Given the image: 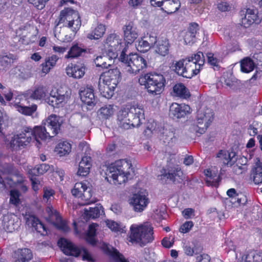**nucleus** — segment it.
I'll list each match as a JSON object with an SVG mask.
<instances>
[{
	"label": "nucleus",
	"mask_w": 262,
	"mask_h": 262,
	"mask_svg": "<svg viewBox=\"0 0 262 262\" xmlns=\"http://www.w3.org/2000/svg\"><path fill=\"white\" fill-rule=\"evenodd\" d=\"M205 62L204 54L198 52L193 56L182 59L174 63V71L179 76L184 78H191L199 73L201 66Z\"/></svg>",
	"instance_id": "obj_1"
},
{
	"label": "nucleus",
	"mask_w": 262,
	"mask_h": 262,
	"mask_svg": "<svg viewBox=\"0 0 262 262\" xmlns=\"http://www.w3.org/2000/svg\"><path fill=\"white\" fill-rule=\"evenodd\" d=\"M61 24H63V26L71 28L75 33L77 32L81 25L78 12L69 8L62 10L60 13L59 21L54 30V36L58 39L64 42L70 41L72 40L71 36L64 35L63 32H58L57 26Z\"/></svg>",
	"instance_id": "obj_2"
},
{
	"label": "nucleus",
	"mask_w": 262,
	"mask_h": 262,
	"mask_svg": "<svg viewBox=\"0 0 262 262\" xmlns=\"http://www.w3.org/2000/svg\"><path fill=\"white\" fill-rule=\"evenodd\" d=\"M132 166L130 161L119 160L112 163L107 168L106 174L112 179L115 185L121 184L127 180L130 175L128 169Z\"/></svg>",
	"instance_id": "obj_3"
},
{
	"label": "nucleus",
	"mask_w": 262,
	"mask_h": 262,
	"mask_svg": "<svg viewBox=\"0 0 262 262\" xmlns=\"http://www.w3.org/2000/svg\"><path fill=\"white\" fill-rule=\"evenodd\" d=\"M126 49L121 51L119 60L124 64L126 71L130 74H137L147 68L145 58L138 54H126Z\"/></svg>",
	"instance_id": "obj_4"
},
{
	"label": "nucleus",
	"mask_w": 262,
	"mask_h": 262,
	"mask_svg": "<svg viewBox=\"0 0 262 262\" xmlns=\"http://www.w3.org/2000/svg\"><path fill=\"white\" fill-rule=\"evenodd\" d=\"M130 241L144 246L151 243L154 239L153 228L149 223L146 222L140 225H133L130 226Z\"/></svg>",
	"instance_id": "obj_5"
},
{
	"label": "nucleus",
	"mask_w": 262,
	"mask_h": 262,
	"mask_svg": "<svg viewBox=\"0 0 262 262\" xmlns=\"http://www.w3.org/2000/svg\"><path fill=\"white\" fill-rule=\"evenodd\" d=\"M138 81L140 85H145L149 93L155 96L163 91L165 79L161 74L147 73L141 75Z\"/></svg>",
	"instance_id": "obj_6"
},
{
	"label": "nucleus",
	"mask_w": 262,
	"mask_h": 262,
	"mask_svg": "<svg viewBox=\"0 0 262 262\" xmlns=\"http://www.w3.org/2000/svg\"><path fill=\"white\" fill-rule=\"evenodd\" d=\"M58 245L66 255L77 257L81 254L83 260L89 261H94L91 254L86 249L79 248L65 238H60L58 241Z\"/></svg>",
	"instance_id": "obj_7"
},
{
	"label": "nucleus",
	"mask_w": 262,
	"mask_h": 262,
	"mask_svg": "<svg viewBox=\"0 0 262 262\" xmlns=\"http://www.w3.org/2000/svg\"><path fill=\"white\" fill-rule=\"evenodd\" d=\"M213 116V112L210 108H201L197 112L196 124L193 126V130L200 134L204 133L212 122Z\"/></svg>",
	"instance_id": "obj_8"
},
{
	"label": "nucleus",
	"mask_w": 262,
	"mask_h": 262,
	"mask_svg": "<svg viewBox=\"0 0 262 262\" xmlns=\"http://www.w3.org/2000/svg\"><path fill=\"white\" fill-rule=\"evenodd\" d=\"M32 128L24 127L21 133L15 135L11 140L10 145L13 150H18L20 147L28 145L33 139Z\"/></svg>",
	"instance_id": "obj_9"
},
{
	"label": "nucleus",
	"mask_w": 262,
	"mask_h": 262,
	"mask_svg": "<svg viewBox=\"0 0 262 262\" xmlns=\"http://www.w3.org/2000/svg\"><path fill=\"white\" fill-rule=\"evenodd\" d=\"M78 148L81 150L85 151V155L81 158L79 163L77 175L82 177L86 176L90 172L92 166V159L90 156V150L89 145L86 142H81Z\"/></svg>",
	"instance_id": "obj_10"
},
{
	"label": "nucleus",
	"mask_w": 262,
	"mask_h": 262,
	"mask_svg": "<svg viewBox=\"0 0 262 262\" xmlns=\"http://www.w3.org/2000/svg\"><path fill=\"white\" fill-rule=\"evenodd\" d=\"M61 118L55 115H51L43 122L45 133L49 138L55 137L59 133L61 125Z\"/></svg>",
	"instance_id": "obj_11"
},
{
	"label": "nucleus",
	"mask_w": 262,
	"mask_h": 262,
	"mask_svg": "<svg viewBox=\"0 0 262 262\" xmlns=\"http://www.w3.org/2000/svg\"><path fill=\"white\" fill-rule=\"evenodd\" d=\"M144 116V111L141 106H132L130 108H123L118 114V124L121 128L127 127V124L123 123V120L127 117L133 118L135 115Z\"/></svg>",
	"instance_id": "obj_12"
},
{
	"label": "nucleus",
	"mask_w": 262,
	"mask_h": 262,
	"mask_svg": "<svg viewBox=\"0 0 262 262\" xmlns=\"http://www.w3.org/2000/svg\"><path fill=\"white\" fill-rule=\"evenodd\" d=\"M71 192L75 196L80 198L82 200L87 201L88 204L93 202V200H91L92 196V189L88 187L85 183H76L74 188L72 189Z\"/></svg>",
	"instance_id": "obj_13"
},
{
	"label": "nucleus",
	"mask_w": 262,
	"mask_h": 262,
	"mask_svg": "<svg viewBox=\"0 0 262 262\" xmlns=\"http://www.w3.org/2000/svg\"><path fill=\"white\" fill-rule=\"evenodd\" d=\"M2 224L5 231L12 233L19 227L20 221L17 215L8 213L4 215Z\"/></svg>",
	"instance_id": "obj_14"
},
{
	"label": "nucleus",
	"mask_w": 262,
	"mask_h": 262,
	"mask_svg": "<svg viewBox=\"0 0 262 262\" xmlns=\"http://www.w3.org/2000/svg\"><path fill=\"white\" fill-rule=\"evenodd\" d=\"M47 212L49 214V221L58 229L64 232L69 230V228L67 226L66 221L62 219L58 212L50 208L47 209Z\"/></svg>",
	"instance_id": "obj_15"
},
{
	"label": "nucleus",
	"mask_w": 262,
	"mask_h": 262,
	"mask_svg": "<svg viewBox=\"0 0 262 262\" xmlns=\"http://www.w3.org/2000/svg\"><path fill=\"white\" fill-rule=\"evenodd\" d=\"M149 200L145 192L140 191L133 195L130 204L134 207V209L137 212L142 211L147 206Z\"/></svg>",
	"instance_id": "obj_16"
},
{
	"label": "nucleus",
	"mask_w": 262,
	"mask_h": 262,
	"mask_svg": "<svg viewBox=\"0 0 262 262\" xmlns=\"http://www.w3.org/2000/svg\"><path fill=\"white\" fill-rule=\"evenodd\" d=\"M241 25L245 28L249 27L252 24L258 20L257 11L250 8L240 11Z\"/></svg>",
	"instance_id": "obj_17"
},
{
	"label": "nucleus",
	"mask_w": 262,
	"mask_h": 262,
	"mask_svg": "<svg viewBox=\"0 0 262 262\" xmlns=\"http://www.w3.org/2000/svg\"><path fill=\"white\" fill-rule=\"evenodd\" d=\"M47 92V90L43 85H37L27 91L23 95L26 100L28 99L40 100L46 96Z\"/></svg>",
	"instance_id": "obj_18"
},
{
	"label": "nucleus",
	"mask_w": 262,
	"mask_h": 262,
	"mask_svg": "<svg viewBox=\"0 0 262 262\" xmlns=\"http://www.w3.org/2000/svg\"><path fill=\"white\" fill-rule=\"evenodd\" d=\"M190 111L191 108L188 105L174 103L170 106L169 115L177 118H181L190 114Z\"/></svg>",
	"instance_id": "obj_19"
},
{
	"label": "nucleus",
	"mask_w": 262,
	"mask_h": 262,
	"mask_svg": "<svg viewBox=\"0 0 262 262\" xmlns=\"http://www.w3.org/2000/svg\"><path fill=\"white\" fill-rule=\"evenodd\" d=\"M123 30L124 39L128 44H132L138 36L137 29L132 21L124 25Z\"/></svg>",
	"instance_id": "obj_20"
},
{
	"label": "nucleus",
	"mask_w": 262,
	"mask_h": 262,
	"mask_svg": "<svg viewBox=\"0 0 262 262\" xmlns=\"http://www.w3.org/2000/svg\"><path fill=\"white\" fill-rule=\"evenodd\" d=\"M66 96L60 94L57 91H51L50 96L45 99V101L53 107H59L64 102Z\"/></svg>",
	"instance_id": "obj_21"
},
{
	"label": "nucleus",
	"mask_w": 262,
	"mask_h": 262,
	"mask_svg": "<svg viewBox=\"0 0 262 262\" xmlns=\"http://www.w3.org/2000/svg\"><path fill=\"white\" fill-rule=\"evenodd\" d=\"M199 25L195 23H191L186 31L183 33V38L186 45H192L196 41V34Z\"/></svg>",
	"instance_id": "obj_22"
},
{
	"label": "nucleus",
	"mask_w": 262,
	"mask_h": 262,
	"mask_svg": "<svg viewBox=\"0 0 262 262\" xmlns=\"http://www.w3.org/2000/svg\"><path fill=\"white\" fill-rule=\"evenodd\" d=\"M103 82L112 84L111 87L115 89L120 80V72L117 68L110 69L104 73Z\"/></svg>",
	"instance_id": "obj_23"
},
{
	"label": "nucleus",
	"mask_w": 262,
	"mask_h": 262,
	"mask_svg": "<svg viewBox=\"0 0 262 262\" xmlns=\"http://www.w3.org/2000/svg\"><path fill=\"white\" fill-rule=\"evenodd\" d=\"M85 66L83 65H77L71 64L66 69L67 74L75 79L82 78L85 74Z\"/></svg>",
	"instance_id": "obj_24"
},
{
	"label": "nucleus",
	"mask_w": 262,
	"mask_h": 262,
	"mask_svg": "<svg viewBox=\"0 0 262 262\" xmlns=\"http://www.w3.org/2000/svg\"><path fill=\"white\" fill-rule=\"evenodd\" d=\"M235 156L236 154L234 152H229L221 150L217 154L216 158L218 159V161L222 162L223 165L232 166L236 160Z\"/></svg>",
	"instance_id": "obj_25"
},
{
	"label": "nucleus",
	"mask_w": 262,
	"mask_h": 262,
	"mask_svg": "<svg viewBox=\"0 0 262 262\" xmlns=\"http://www.w3.org/2000/svg\"><path fill=\"white\" fill-rule=\"evenodd\" d=\"M81 100L83 102L91 105L95 103V97L94 93V89L92 86H87L79 93Z\"/></svg>",
	"instance_id": "obj_26"
},
{
	"label": "nucleus",
	"mask_w": 262,
	"mask_h": 262,
	"mask_svg": "<svg viewBox=\"0 0 262 262\" xmlns=\"http://www.w3.org/2000/svg\"><path fill=\"white\" fill-rule=\"evenodd\" d=\"M101 249L106 254L114 257L117 261L119 262H129L125 259L124 256L120 253L116 249L106 244H103Z\"/></svg>",
	"instance_id": "obj_27"
},
{
	"label": "nucleus",
	"mask_w": 262,
	"mask_h": 262,
	"mask_svg": "<svg viewBox=\"0 0 262 262\" xmlns=\"http://www.w3.org/2000/svg\"><path fill=\"white\" fill-rule=\"evenodd\" d=\"M180 6L179 0H165L161 10L168 14H171L177 11Z\"/></svg>",
	"instance_id": "obj_28"
},
{
	"label": "nucleus",
	"mask_w": 262,
	"mask_h": 262,
	"mask_svg": "<svg viewBox=\"0 0 262 262\" xmlns=\"http://www.w3.org/2000/svg\"><path fill=\"white\" fill-rule=\"evenodd\" d=\"M163 170L164 172H162V173L160 176L161 179H169L173 182L175 181L176 177H180L182 174V171L178 166L173 167L167 170L163 169Z\"/></svg>",
	"instance_id": "obj_29"
},
{
	"label": "nucleus",
	"mask_w": 262,
	"mask_h": 262,
	"mask_svg": "<svg viewBox=\"0 0 262 262\" xmlns=\"http://www.w3.org/2000/svg\"><path fill=\"white\" fill-rule=\"evenodd\" d=\"M105 43L107 47L115 48L117 50H122L123 47V43L119 35L115 33L111 34L106 39Z\"/></svg>",
	"instance_id": "obj_30"
},
{
	"label": "nucleus",
	"mask_w": 262,
	"mask_h": 262,
	"mask_svg": "<svg viewBox=\"0 0 262 262\" xmlns=\"http://www.w3.org/2000/svg\"><path fill=\"white\" fill-rule=\"evenodd\" d=\"M86 52V50L81 45L75 43L70 48L68 53L65 55L66 59H74L82 56L83 53Z\"/></svg>",
	"instance_id": "obj_31"
},
{
	"label": "nucleus",
	"mask_w": 262,
	"mask_h": 262,
	"mask_svg": "<svg viewBox=\"0 0 262 262\" xmlns=\"http://www.w3.org/2000/svg\"><path fill=\"white\" fill-rule=\"evenodd\" d=\"M115 112V109L113 105H106L101 107L97 112L100 119L106 120L112 117Z\"/></svg>",
	"instance_id": "obj_32"
},
{
	"label": "nucleus",
	"mask_w": 262,
	"mask_h": 262,
	"mask_svg": "<svg viewBox=\"0 0 262 262\" xmlns=\"http://www.w3.org/2000/svg\"><path fill=\"white\" fill-rule=\"evenodd\" d=\"M155 51L157 53L162 56H165L168 53L169 43L166 38L160 39L156 45Z\"/></svg>",
	"instance_id": "obj_33"
},
{
	"label": "nucleus",
	"mask_w": 262,
	"mask_h": 262,
	"mask_svg": "<svg viewBox=\"0 0 262 262\" xmlns=\"http://www.w3.org/2000/svg\"><path fill=\"white\" fill-rule=\"evenodd\" d=\"M14 106L17 110L18 112L24 114L25 115H31L34 113L37 107V105L32 104L31 106H27L25 105V103L22 102H19L18 103H15Z\"/></svg>",
	"instance_id": "obj_34"
},
{
	"label": "nucleus",
	"mask_w": 262,
	"mask_h": 262,
	"mask_svg": "<svg viewBox=\"0 0 262 262\" xmlns=\"http://www.w3.org/2000/svg\"><path fill=\"white\" fill-rule=\"evenodd\" d=\"M252 178L255 184H259L262 183V163L258 160L254 167L252 169Z\"/></svg>",
	"instance_id": "obj_35"
},
{
	"label": "nucleus",
	"mask_w": 262,
	"mask_h": 262,
	"mask_svg": "<svg viewBox=\"0 0 262 262\" xmlns=\"http://www.w3.org/2000/svg\"><path fill=\"white\" fill-rule=\"evenodd\" d=\"M173 92L175 95L183 99H187L190 96L188 89L182 83H178L173 87Z\"/></svg>",
	"instance_id": "obj_36"
},
{
	"label": "nucleus",
	"mask_w": 262,
	"mask_h": 262,
	"mask_svg": "<svg viewBox=\"0 0 262 262\" xmlns=\"http://www.w3.org/2000/svg\"><path fill=\"white\" fill-rule=\"evenodd\" d=\"M45 128L42 124L40 126H36L32 128L33 139H35L37 142H38L39 139L42 140L50 139L48 134L45 133Z\"/></svg>",
	"instance_id": "obj_37"
},
{
	"label": "nucleus",
	"mask_w": 262,
	"mask_h": 262,
	"mask_svg": "<svg viewBox=\"0 0 262 262\" xmlns=\"http://www.w3.org/2000/svg\"><path fill=\"white\" fill-rule=\"evenodd\" d=\"M18 262H26L31 260L33 257L31 251L28 248L18 249L15 252Z\"/></svg>",
	"instance_id": "obj_38"
},
{
	"label": "nucleus",
	"mask_w": 262,
	"mask_h": 262,
	"mask_svg": "<svg viewBox=\"0 0 262 262\" xmlns=\"http://www.w3.org/2000/svg\"><path fill=\"white\" fill-rule=\"evenodd\" d=\"M112 84H110L108 82H105V83H104V82H103V83L101 84L100 81L99 82L98 88L103 97L109 98L113 96L114 89H113L112 90Z\"/></svg>",
	"instance_id": "obj_39"
},
{
	"label": "nucleus",
	"mask_w": 262,
	"mask_h": 262,
	"mask_svg": "<svg viewBox=\"0 0 262 262\" xmlns=\"http://www.w3.org/2000/svg\"><path fill=\"white\" fill-rule=\"evenodd\" d=\"M98 224L95 223L90 225L86 234L85 239L86 242L92 245H95L96 243L95 236L96 231V228Z\"/></svg>",
	"instance_id": "obj_40"
},
{
	"label": "nucleus",
	"mask_w": 262,
	"mask_h": 262,
	"mask_svg": "<svg viewBox=\"0 0 262 262\" xmlns=\"http://www.w3.org/2000/svg\"><path fill=\"white\" fill-rule=\"evenodd\" d=\"M50 166L47 164H41L36 165L33 168L29 170V174L32 176H37L43 174L50 169Z\"/></svg>",
	"instance_id": "obj_41"
},
{
	"label": "nucleus",
	"mask_w": 262,
	"mask_h": 262,
	"mask_svg": "<svg viewBox=\"0 0 262 262\" xmlns=\"http://www.w3.org/2000/svg\"><path fill=\"white\" fill-rule=\"evenodd\" d=\"M144 118L143 116H139V115H135L133 118L127 117L123 120V122L127 124V127L123 128L125 129H128L132 127H138L141 124V120Z\"/></svg>",
	"instance_id": "obj_42"
},
{
	"label": "nucleus",
	"mask_w": 262,
	"mask_h": 262,
	"mask_svg": "<svg viewBox=\"0 0 262 262\" xmlns=\"http://www.w3.org/2000/svg\"><path fill=\"white\" fill-rule=\"evenodd\" d=\"M103 212V207L101 206L90 207L89 209H84V214L89 219L97 218L100 216L101 213Z\"/></svg>",
	"instance_id": "obj_43"
},
{
	"label": "nucleus",
	"mask_w": 262,
	"mask_h": 262,
	"mask_svg": "<svg viewBox=\"0 0 262 262\" xmlns=\"http://www.w3.org/2000/svg\"><path fill=\"white\" fill-rule=\"evenodd\" d=\"M71 144L67 141H63L58 144L55 148V151L60 156H63L69 154L71 151Z\"/></svg>",
	"instance_id": "obj_44"
},
{
	"label": "nucleus",
	"mask_w": 262,
	"mask_h": 262,
	"mask_svg": "<svg viewBox=\"0 0 262 262\" xmlns=\"http://www.w3.org/2000/svg\"><path fill=\"white\" fill-rule=\"evenodd\" d=\"M162 140L165 143L172 145L177 140V137L173 131L165 129L162 133Z\"/></svg>",
	"instance_id": "obj_45"
},
{
	"label": "nucleus",
	"mask_w": 262,
	"mask_h": 262,
	"mask_svg": "<svg viewBox=\"0 0 262 262\" xmlns=\"http://www.w3.org/2000/svg\"><path fill=\"white\" fill-rule=\"evenodd\" d=\"M94 62L97 67H101L105 69L111 66L112 62L108 59V56H106L104 53L102 55L97 56L94 59Z\"/></svg>",
	"instance_id": "obj_46"
},
{
	"label": "nucleus",
	"mask_w": 262,
	"mask_h": 262,
	"mask_svg": "<svg viewBox=\"0 0 262 262\" xmlns=\"http://www.w3.org/2000/svg\"><path fill=\"white\" fill-rule=\"evenodd\" d=\"M255 66L253 61L249 57H246L241 61V70L243 72L249 73L253 70Z\"/></svg>",
	"instance_id": "obj_47"
},
{
	"label": "nucleus",
	"mask_w": 262,
	"mask_h": 262,
	"mask_svg": "<svg viewBox=\"0 0 262 262\" xmlns=\"http://www.w3.org/2000/svg\"><path fill=\"white\" fill-rule=\"evenodd\" d=\"M105 31V26L102 24L98 25L92 33L88 34V38L91 39H98L103 35Z\"/></svg>",
	"instance_id": "obj_48"
},
{
	"label": "nucleus",
	"mask_w": 262,
	"mask_h": 262,
	"mask_svg": "<svg viewBox=\"0 0 262 262\" xmlns=\"http://www.w3.org/2000/svg\"><path fill=\"white\" fill-rule=\"evenodd\" d=\"M121 50H117L115 48H111L109 47H106L104 52V55L106 56H108V59L112 62V60L116 59L118 55V51H120Z\"/></svg>",
	"instance_id": "obj_49"
},
{
	"label": "nucleus",
	"mask_w": 262,
	"mask_h": 262,
	"mask_svg": "<svg viewBox=\"0 0 262 262\" xmlns=\"http://www.w3.org/2000/svg\"><path fill=\"white\" fill-rule=\"evenodd\" d=\"M15 59V57L12 54H9L0 58V63L2 66L6 67L11 65Z\"/></svg>",
	"instance_id": "obj_50"
},
{
	"label": "nucleus",
	"mask_w": 262,
	"mask_h": 262,
	"mask_svg": "<svg viewBox=\"0 0 262 262\" xmlns=\"http://www.w3.org/2000/svg\"><path fill=\"white\" fill-rule=\"evenodd\" d=\"M24 219L26 221V224L33 228L34 226H36V224L39 221L34 215L27 213L24 215Z\"/></svg>",
	"instance_id": "obj_51"
},
{
	"label": "nucleus",
	"mask_w": 262,
	"mask_h": 262,
	"mask_svg": "<svg viewBox=\"0 0 262 262\" xmlns=\"http://www.w3.org/2000/svg\"><path fill=\"white\" fill-rule=\"evenodd\" d=\"M151 47L149 45L147 41H146L144 38H141L138 42L137 45V50L141 52H145L148 51Z\"/></svg>",
	"instance_id": "obj_52"
},
{
	"label": "nucleus",
	"mask_w": 262,
	"mask_h": 262,
	"mask_svg": "<svg viewBox=\"0 0 262 262\" xmlns=\"http://www.w3.org/2000/svg\"><path fill=\"white\" fill-rule=\"evenodd\" d=\"M19 192L17 190H12L10 191V203L14 205H17L20 203Z\"/></svg>",
	"instance_id": "obj_53"
},
{
	"label": "nucleus",
	"mask_w": 262,
	"mask_h": 262,
	"mask_svg": "<svg viewBox=\"0 0 262 262\" xmlns=\"http://www.w3.org/2000/svg\"><path fill=\"white\" fill-rule=\"evenodd\" d=\"M49 1V0H28V2L33 5L36 9L42 10L45 7L47 2Z\"/></svg>",
	"instance_id": "obj_54"
},
{
	"label": "nucleus",
	"mask_w": 262,
	"mask_h": 262,
	"mask_svg": "<svg viewBox=\"0 0 262 262\" xmlns=\"http://www.w3.org/2000/svg\"><path fill=\"white\" fill-rule=\"evenodd\" d=\"M227 194L230 198H235V199L238 204H244V202H242V200L243 199L244 201L245 199V196L243 195V198H239L235 189H229L227 191Z\"/></svg>",
	"instance_id": "obj_55"
},
{
	"label": "nucleus",
	"mask_w": 262,
	"mask_h": 262,
	"mask_svg": "<svg viewBox=\"0 0 262 262\" xmlns=\"http://www.w3.org/2000/svg\"><path fill=\"white\" fill-rule=\"evenodd\" d=\"M252 257L253 261L260 262L262 261V251L251 252L247 255V258Z\"/></svg>",
	"instance_id": "obj_56"
},
{
	"label": "nucleus",
	"mask_w": 262,
	"mask_h": 262,
	"mask_svg": "<svg viewBox=\"0 0 262 262\" xmlns=\"http://www.w3.org/2000/svg\"><path fill=\"white\" fill-rule=\"evenodd\" d=\"M33 228L42 235L47 233L46 227L39 220L37 223L36 226H34Z\"/></svg>",
	"instance_id": "obj_57"
},
{
	"label": "nucleus",
	"mask_w": 262,
	"mask_h": 262,
	"mask_svg": "<svg viewBox=\"0 0 262 262\" xmlns=\"http://www.w3.org/2000/svg\"><path fill=\"white\" fill-rule=\"evenodd\" d=\"M54 194V191L53 189L47 187L43 188V199L45 201L48 202L51 196H53Z\"/></svg>",
	"instance_id": "obj_58"
},
{
	"label": "nucleus",
	"mask_w": 262,
	"mask_h": 262,
	"mask_svg": "<svg viewBox=\"0 0 262 262\" xmlns=\"http://www.w3.org/2000/svg\"><path fill=\"white\" fill-rule=\"evenodd\" d=\"M193 226V224L192 221H187L181 226L180 231L182 233L188 232Z\"/></svg>",
	"instance_id": "obj_59"
},
{
	"label": "nucleus",
	"mask_w": 262,
	"mask_h": 262,
	"mask_svg": "<svg viewBox=\"0 0 262 262\" xmlns=\"http://www.w3.org/2000/svg\"><path fill=\"white\" fill-rule=\"evenodd\" d=\"M59 57L56 55H52L51 56L46 58L45 62L53 68L55 66Z\"/></svg>",
	"instance_id": "obj_60"
},
{
	"label": "nucleus",
	"mask_w": 262,
	"mask_h": 262,
	"mask_svg": "<svg viewBox=\"0 0 262 262\" xmlns=\"http://www.w3.org/2000/svg\"><path fill=\"white\" fill-rule=\"evenodd\" d=\"M107 226L112 231H119L120 230V225L116 222L113 221H107L106 222Z\"/></svg>",
	"instance_id": "obj_61"
},
{
	"label": "nucleus",
	"mask_w": 262,
	"mask_h": 262,
	"mask_svg": "<svg viewBox=\"0 0 262 262\" xmlns=\"http://www.w3.org/2000/svg\"><path fill=\"white\" fill-rule=\"evenodd\" d=\"M144 38L146 41H147L149 43V45L151 47L152 46H156L157 42H158V40L157 39V36L154 35L153 34H150L149 35L144 37Z\"/></svg>",
	"instance_id": "obj_62"
},
{
	"label": "nucleus",
	"mask_w": 262,
	"mask_h": 262,
	"mask_svg": "<svg viewBox=\"0 0 262 262\" xmlns=\"http://www.w3.org/2000/svg\"><path fill=\"white\" fill-rule=\"evenodd\" d=\"M208 62L211 65L214 66H217L219 63V59L214 57V55L212 53H208L207 54Z\"/></svg>",
	"instance_id": "obj_63"
},
{
	"label": "nucleus",
	"mask_w": 262,
	"mask_h": 262,
	"mask_svg": "<svg viewBox=\"0 0 262 262\" xmlns=\"http://www.w3.org/2000/svg\"><path fill=\"white\" fill-rule=\"evenodd\" d=\"M217 8L222 12H226L229 11L231 7L227 2H221L218 4Z\"/></svg>",
	"instance_id": "obj_64"
}]
</instances>
